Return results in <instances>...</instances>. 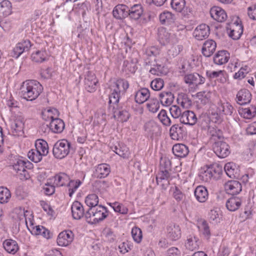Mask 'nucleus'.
Listing matches in <instances>:
<instances>
[{"mask_svg": "<svg viewBox=\"0 0 256 256\" xmlns=\"http://www.w3.org/2000/svg\"><path fill=\"white\" fill-rule=\"evenodd\" d=\"M212 104H210L208 109V114L211 120L214 122H220L222 120L221 116L222 114L219 112L218 110L217 109L216 104H220V98H217L214 100L212 101Z\"/></svg>", "mask_w": 256, "mask_h": 256, "instance_id": "nucleus-9", "label": "nucleus"}, {"mask_svg": "<svg viewBox=\"0 0 256 256\" xmlns=\"http://www.w3.org/2000/svg\"><path fill=\"white\" fill-rule=\"evenodd\" d=\"M82 184V182L79 180H70L68 182V192H69V196L72 197L74 193L76 192V190L78 189V188Z\"/></svg>", "mask_w": 256, "mask_h": 256, "instance_id": "nucleus-53", "label": "nucleus"}, {"mask_svg": "<svg viewBox=\"0 0 256 256\" xmlns=\"http://www.w3.org/2000/svg\"><path fill=\"white\" fill-rule=\"evenodd\" d=\"M172 8L177 12L182 11L186 6L185 0H172L170 3Z\"/></svg>", "mask_w": 256, "mask_h": 256, "instance_id": "nucleus-50", "label": "nucleus"}, {"mask_svg": "<svg viewBox=\"0 0 256 256\" xmlns=\"http://www.w3.org/2000/svg\"><path fill=\"white\" fill-rule=\"evenodd\" d=\"M212 149L216 155L220 158L228 156L230 152L229 145L223 141H216L212 146Z\"/></svg>", "mask_w": 256, "mask_h": 256, "instance_id": "nucleus-7", "label": "nucleus"}, {"mask_svg": "<svg viewBox=\"0 0 256 256\" xmlns=\"http://www.w3.org/2000/svg\"><path fill=\"white\" fill-rule=\"evenodd\" d=\"M43 90L42 85L36 80H26L23 82L19 90L21 96H39Z\"/></svg>", "mask_w": 256, "mask_h": 256, "instance_id": "nucleus-1", "label": "nucleus"}, {"mask_svg": "<svg viewBox=\"0 0 256 256\" xmlns=\"http://www.w3.org/2000/svg\"><path fill=\"white\" fill-rule=\"evenodd\" d=\"M234 165L233 163L229 162L224 166V170L226 174L230 178L234 176Z\"/></svg>", "mask_w": 256, "mask_h": 256, "instance_id": "nucleus-60", "label": "nucleus"}, {"mask_svg": "<svg viewBox=\"0 0 256 256\" xmlns=\"http://www.w3.org/2000/svg\"><path fill=\"white\" fill-rule=\"evenodd\" d=\"M120 252L122 254H125L131 250L130 246L128 244V242H124L118 245Z\"/></svg>", "mask_w": 256, "mask_h": 256, "instance_id": "nucleus-63", "label": "nucleus"}, {"mask_svg": "<svg viewBox=\"0 0 256 256\" xmlns=\"http://www.w3.org/2000/svg\"><path fill=\"white\" fill-rule=\"evenodd\" d=\"M216 47V42L212 40H206L203 44L202 49V54L206 57L211 56L215 52Z\"/></svg>", "mask_w": 256, "mask_h": 256, "instance_id": "nucleus-23", "label": "nucleus"}, {"mask_svg": "<svg viewBox=\"0 0 256 256\" xmlns=\"http://www.w3.org/2000/svg\"><path fill=\"white\" fill-rule=\"evenodd\" d=\"M247 13L250 19L256 20V4L248 6L247 8Z\"/></svg>", "mask_w": 256, "mask_h": 256, "instance_id": "nucleus-62", "label": "nucleus"}, {"mask_svg": "<svg viewBox=\"0 0 256 256\" xmlns=\"http://www.w3.org/2000/svg\"><path fill=\"white\" fill-rule=\"evenodd\" d=\"M128 16L131 20H138L143 15L144 9L141 4H135L128 8Z\"/></svg>", "mask_w": 256, "mask_h": 256, "instance_id": "nucleus-14", "label": "nucleus"}, {"mask_svg": "<svg viewBox=\"0 0 256 256\" xmlns=\"http://www.w3.org/2000/svg\"><path fill=\"white\" fill-rule=\"evenodd\" d=\"M108 205L110 206L114 212H119L121 214H125L128 212V208L122 204L116 202L113 203H109Z\"/></svg>", "mask_w": 256, "mask_h": 256, "instance_id": "nucleus-48", "label": "nucleus"}, {"mask_svg": "<svg viewBox=\"0 0 256 256\" xmlns=\"http://www.w3.org/2000/svg\"><path fill=\"white\" fill-rule=\"evenodd\" d=\"M74 234L71 230H64L61 232L57 238L58 244L62 246L69 245L74 240Z\"/></svg>", "mask_w": 256, "mask_h": 256, "instance_id": "nucleus-10", "label": "nucleus"}, {"mask_svg": "<svg viewBox=\"0 0 256 256\" xmlns=\"http://www.w3.org/2000/svg\"><path fill=\"white\" fill-rule=\"evenodd\" d=\"M248 66H245L240 68L238 72H236L234 76V79L241 80L246 76V75L249 72Z\"/></svg>", "mask_w": 256, "mask_h": 256, "instance_id": "nucleus-56", "label": "nucleus"}, {"mask_svg": "<svg viewBox=\"0 0 256 256\" xmlns=\"http://www.w3.org/2000/svg\"><path fill=\"white\" fill-rule=\"evenodd\" d=\"M128 87V82L124 79L111 80L108 87L106 89V92L109 96H121L125 94Z\"/></svg>", "mask_w": 256, "mask_h": 256, "instance_id": "nucleus-2", "label": "nucleus"}, {"mask_svg": "<svg viewBox=\"0 0 256 256\" xmlns=\"http://www.w3.org/2000/svg\"><path fill=\"white\" fill-rule=\"evenodd\" d=\"M177 102L183 108H188L192 105V100L188 97H177Z\"/></svg>", "mask_w": 256, "mask_h": 256, "instance_id": "nucleus-57", "label": "nucleus"}, {"mask_svg": "<svg viewBox=\"0 0 256 256\" xmlns=\"http://www.w3.org/2000/svg\"><path fill=\"white\" fill-rule=\"evenodd\" d=\"M49 128L54 133H60L64 128V124L62 120L54 118L51 120Z\"/></svg>", "mask_w": 256, "mask_h": 256, "instance_id": "nucleus-36", "label": "nucleus"}, {"mask_svg": "<svg viewBox=\"0 0 256 256\" xmlns=\"http://www.w3.org/2000/svg\"><path fill=\"white\" fill-rule=\"evenodd\" d=\"M198 228L200 232L208 240L210 236V232L208 223L205 220H202L198 223Z\"/></svg>", "mask_w": 256, "mask_h": 256, "instance_id": "nucleus-41", "label": "nucleus"}, {"mask_svg": "<svg viewBox=\"0 0 256 256\" xmlns=\"http://www.w3.org/2000/svg\"><path fill=\"white\" fill-rule=\"evenodd\" d=\"M172 150L174 154L178 158H184L189 152L188 147L182 144H174L172 147Z\"/></svg>", "mask_w": 256, "mask_h": 256, "instance_id": "nucleus-34", "label": "nucleus"}, {"mask_svg": "<svg viewBox=\"0 0 256 256\" xmlns=\"http://www.w3.org/2000/svg\"><path fill=\"white\" fill-rule=\"evenodd\" d=\"M151 88L154 90H159L164 86V81L161 78H156L151 82Z\"/></svg>", "mask_w": 256, "mask_h": 256, "instance_id": "nucleus-59", "label": "nucleus"}, {"mask_svg": "<svg viewBox=\"0 0 256 256\" xmlns=\"http://www.w3.org/2000/svg\"><path fill=\"white\" fill-rule=\"evenodd\" d=\"M3 246L7 252L12 254L16 253L18 250L16 242L11 239L5 240L3 242Z\"/></svg>", "mask_w": 256, "mask_h": 256, "instance_id": "nucleus-38", "label": "nucleus"}, {"mask_svg": "<svg viewBox=\"0 0 256 256\" xmlns=\"http://www.w3.org/2000/svg\"><path fill=\"white\" fill-rule=\"evenodd\" d=\"M68 180V176L64 173H60L49 178V196L54 193L56 186L66 185Z\"/></svg>", "mask_w": 256, "mask_h": 256, "instance_id": "nucleus-6", "label": "nucleus"}, {"mask_svg": "<svg viewBox=\"0 0 256 256\" xmlns=\"http://www.w3.org/2000/svg\"><path fill=\"white\" fill-rule=\"evenodd\" d=\"M224 189L226 193L234 195L239 194L242 190L241 184L236 180H230L224 184Z\"/></svg>", "mask_w": 256, "mask_h": 256, "instance_id": "nucleus-17", "label": "nucleus"}, {"mask_svg": "<svg viewBox=\"0 0 256 256\" xmlns=\"http://www.w3.org/2000/svg\"><path fill=\"white\" fill-rule=\"evenodd\" d=\"M85 203L90 208L96 207L98 204V196L94 194H88L85 198Z\"/></svg>", "mask_w": 256, "mask_h": 256, "instance_id": "nucleus-46", "label": "nucleus"}, {"mask_svg": "<svg viewBox=\"0 0 256 256\" xmlns=\"http://www.w3.org/2000/svg\"><path fill=\"white\" fill-rule=\"evenodd\" d=\"M158 35L160 39L162 40L164 42L175 43L178 42L176 35L174 32L167 31L165 28H159Z\"/></svg>", "mask_w": 256, "mask_h": 256, "instance_id": "nucleus-12", "label": "nucleus"}, {"mask_svg": "<svg viewBox=\"0 0 256 256\" xmlns=\"http://www.w3.org/2000/svg\"><path fill=\"white\" fill-rule=\"evenodd\" d=\"M16 216H14L15 220L18 222V226L26 225L28 228L30 230V228L28 225V220H29L30 226H32V214L28 210H26L22 208H16L14 210Z\"/></svg>", "mask_w": 256, "mask_h": 256, "instance_id": "nucleus-5", "label": "nucleus"}, {"mask_svg": "<svg viewBox=\"0 0 256 256\" xmlns=\"http://www.w3.org/2000/svg\"><path fill=\"white\" fill-rule=\"evenodd\" d=\"M159 19L162 24L170 25L174 22L176 16L172 12L164 10L159 15Z\"/></svg>", "mask_w": 256, "mask_h": 256, "instance_id": "nucleus-26", "label": "nucleus"}, {"mask_svg": "<svg viewBox=\"0 0 256 256\" xmlns=\"http://www.w3.org/2000/svg\"><path fill=\"white\" fill-rule=\"evenodd\" d=\"M146 106L149 111L152 113H154L158 112L160 108V103L156 99H152L148 100V102L146 104Z\"/></svg>", "mask_w": 256, "mask_h": 256, "instance_id": "nucleus-52", "label": "nucleus"}, {"mask_svg": "<svg viewBox=\"0 0 256 256\" xmlns=\"http://www.w3.org/2000/svg\"><path fill=\"white\" fill-rule=\"evenodd\" d=\"M111 148L116 154L124 158H128L130 154L128 148L123 144H118L111 146Z\"/></svg>", "mask_w": 256, "mask_h": 256, "instance_id": "nucleus-33", "label": "nucleus"}, {"mask_svg": "<svg viewBox=\"0 0 256 256\" xmlns=\"http://www.w3.org/2000/svg\"><path fill=\"white\" fill-rule=\"evenodd\" d=\"M168 54L170 58H174L178 56L183 50V46L179 44L178 42L174 43H169Z\"/></svg>", "mask_w": 256, "mask_h": 256, "instance_id": "nucleus-37", "label": "nucleus"}, {"mask_svg": "<svg viewBox=\"0 0 256 256\" xmlns=\"http://www.w3.org/2000/svg\"><path fill=\"white\" fill-rule=\"evenodd\" d=\"M170 112L172 117L174 118H180L182 116V112L179 106L176 105H172L170 108Z\"/></svg>", "mask_w": 256, "mask_h": 256, "instance_id": "nucleus-55", "label": "nucleus"}, {"mask_svg": "<svg viewBox=\"0 0 256 256\" xmlns=\"http://www.w3.org/2000/svg\"><path fill=\"white\" fill-rule=\"evenodd\" d=\"M132 236L134 240L137 243H140L142 240V234L141 230L138 227H134L132 230Z\"/></svg>", "mask_w": 256, "mask_h": 256, "instance_id": "nucleus-54", "label": "nucleus"}, {"mask_svg": "<svg viewBox=\"0 0 256 256\" xmlns=\"http://www.w3.org/2000/svg\"><path fill=\"white\" fill-rule=\"evenodd\" d=\"M170 176V173L168 170H162L156 176V182L158 184H159L160 182H161L162 181H164V183L162 184V186H164V185H168L169 184L168 180Z\"/></svg>", "mask_w": 256, "mask_h": 256, "instance_id": "nucleus-45", "label": "nucleus"}, {"mask_svg": "<svg viewBox=\"0 0 256 256\" xmlns=\"http://www.w3.org/2000/svg\"><path fill=\"white\" fill-rule=\"evenodd\" d=\"M11 197V194L7 188H0V203L4 204L8 202Z\"/></svg>", "mask_w": 256, "mask_h": 256, "instance_id": "nucleus-49", "label": "nucleus"}, {"mask_svg": "<svg viewBox=\"0 0 256 256\" xmlns=\"http://www.w3.org/2000/svg\"><path fill=\"white\" fill-rule=\"evenodd\" d=\"M106 208L101 205L96 208H91L86 212L85 216L86 219L92 218V222L96 223L104 220L108 216Z\"/></svg>", "mask_w": 256, "mask_h": 256, "instance_id": "nucleus-4", "label": "nucleus"}, {"mask_svg": "<svg viewBox=\"0 0 256 256\" xmlns=\"http://www.w3.org/2000/svg\"><path fill=\"white\" fill-rule=\"evenodd\" d=\"M128 7L125 4L116 6L112 11L114 16L118 20H122L128 16Z\"/></svg>", "mask_w": 256, "mask_h": 256, "instance_id": "nucleus-22", "label": "nucleus"}, {"mask_svg": "<svg viewBox=\"0 0 256 256\" xmlns=\"http://www.w3.org/2000/svg\"><path fill=\"white\" fill-rule=\"evenodd\" d=\"M70 144L67 140H59L53 146L52 154L58 159L64 158L70 152Z\"/></svg>", "mask_w": 256, "mask_h": 256, "instance_id": "nucleus-3", "label": "nucleus"}, {"mask_svg": "<svg viewBox=\"0 0 256 256\" xmlns=\"http://www.w3.org/2000/svg\"><path fill=\"white\" fill-rule=\"evenodd\" d=\"M24 160L18 159L12 166L14 169L19 174L20 178L22 180H28L30 178L28 172L24 168Z\"/></svg>", "mask_w": 256, "mask_h": 256, "instance_id": "nucleus-15", "label": "nucleus"}, {"mask_svg": "<svg viewBox=\"0 0 256 256\" xmlns=\"http://www.w3.org/2000/svg\"><path fill=\"white\" fill-rule=\"evenodd\" d=\"M35 149L40 152L44 156L48 154V144L44 140H38L35 143Z\"/></svg>", "mask_w": 256, "mask_h": 256, "instance_id": "nucleus-42", "label": "nucleus"}, {"mask_svg": "<svg viewBox=\"0 0 256 256\" xmlns=\"http://www.w3.org/2000/svg\"><path fill=\"white\" fill-rule=\"evenodd\" d=\"M42 156L44 155L35 148L32 149L28 154V158L34 162H40L42 159Z\"/></svg>", "mask_w": 256, "mask_h": 256, "instance_id": "nucleus-47", "label": "nucleus"}, {"mask_svg": "<svg viewBox=\"0 0 256 256\" xmlns=\"http://www.w3.org/2000/svg\"><path fill=\"white\" fill-rule=\"evenodd\" d=\"M200 244L199 238L195 234H192L187 236L185 246L188 250L193 251L198 248Z\"/></svg>", "mask_w": 256, "mask_h": 256, "instance_id": "nucleus-24", "label": "nucleus"}, {"mask_svg": "<svg viewBox=\"0 0 256 256\" xmlns=\"http://www.w3.org/2000/svg\"><path fill=\"white\" fill-rule=\"evenodd\" d=\"M113 116L115 119L121 122H126L130 118V114L126 110H120L118 108L114 110Z\"/></svg>", "mask_w": 256, "mask_h": 256, "instance_id": "nucleus-40", "label": "nucleus"}, {"mask_svg": "<svg viewBox=\"0 0 256 256\" xmlns=\"http://www.w3.org/2000/svg\"><path fill=\"white\" fill-rule=\"evenodd\" d=\"M217 109L219 112L225 115H231L232 114L234 108L228 102H222L220 100V104H216Z\"/></svg>", "mask_w": 256, "mask_h": 256, "instance_id": "nucleus-39", "label": "nucleus"}, {"mask_svg": "<svg viewBox=\"0 0 256 256\" xmlns=\"http://www.w3.org/2000/svg\"><path fill=\"white\" fill-rule=\"evenodd\" d=\"M242 200L238 196H232L228 198L226 202V207L230 212H234L240 206Z\"/></svg>", "mask_w": 256, "mask_h": 256, "instance_id": "nucleus-29", "label": "nucleus"}, {"mask_svg": "<svg viewBox=\"0 0 256 256\" xmlns=\"http://www.w3.org/2000/svg\"><path fill=\"white\" fill-rule=\"evenodd\" d=\"M11 13V3L8 0L0 2V16H6Z\"/></svg>", "mask_w": 256, "mask_h": 256, "instance_id": "nucleus-44", "label": "nucleus"}, {"mask_svg": "<svg viewBox=\"0 0 256 256\" xmlns=\"http://www.w3.org/2000/svg\"><path fill=\"white\" fill-rule=\"evenodd\" d=\"M158 118L164 126H169L172 124L171 120L168 116L166 110H162L160 111L158 116Z\"/></svg>", "mask_w": 256, "mask_h": 256, "instance_id": "nucleus-51", "label": "nucleus"}, {"mask_svg": "<svg viewBox=\"0 0 256 256\" xmlns=\"http://www.w3.org/2000/svg\"><path fill=\"white\" fill-rule=\"evenodd\" d=\"M31 46L30 42L28 40L18 42L13 49V56L18 58L23 52H28Z\"/></svg>", "mask_w": 256, "mask_h": 256, "instance_id": "nucleus-11", "label": "nucleus"}, {"mask_svg": "<svg viewBox=\"0 0 256 256\" xmlns=\"http://www.w3.org/2000/svg\"><path fill=\"white\" fill-rule=\"evenodd\" d=\"M210 14L214 20L220 22H224L228 17L225 10L216 6H213L210 8Z\"/></svg>", "mask_w": 256, "mask_h": 256, "instance_id": "nucleus-13", "label": "nucleus"}, {"mask_svg": "<svg viewBox=\"0 0 256 256\" xmlns=\"http://www.w3.org/2000/svg\"><path fill=\"white\" fill-rule=\"evenodd\" d=\"M194 196L200 202H204L208 197L207 189L202 186H197L194 190Z\"/></svg>", "mask_w": 256, "mask_h": 256, "instance_id": "nucleus-32", "label": "nucleus"}, {"mask_svg": "<svg viewBox=\"0 0 256 256\" xmlns=\"http://www.w3.org/2000/svg\"><path fill=\"white\" fill-rule=\"evenodd\" d=\"M167 236L172 240H176L181 237V230L178 225L172 224L167 228Z\"/></svg>", "mask_w": 256, "mask_h": 256, "instance_id": "nucleus-27", "label": "nucleus"}, {"mask_svg": "<svg viewBox=\"0 0 256 256\" xmlns=\"http://www.w3.org/2000/svg\"><path fill=\"white\" fill-rule=\"evenodd\" d=\"M124 66V70L128 73L134 74L137 69L136 64L133 62H125Z\"/></svg>", "mask_w": 256, "mask_h": 256, "instance_id": "nucleus-58", "label": "nucleus"}, {"mask_svg": "<svg viewBox=\"0 0 256 256\" xmlns=\"http://www.w3.org/2000/svg\"><path fill=\"white\" fill-rule=\"evenodd\" d=\"M210 34V28L206 24L198 26L194 30L193 34L195 38L199 40L208 38Z\"/></svg>", "mask_w": 256, "mask_h": 256, "instance_id": "nucleus-16", "label": "nucleus"}, {"mask_svg": "<svg viewBox=\"0 0 256 256\" xmlns=\"http://www.w3.org/2000/svg\"><path fill=\"white\" fill-rule=\"evenodd\" d=\"M184 82L186 84L198 85L204 84L205 78L197 73L190 74L184 76Z\"/></svg>", "mask_w": 256, "mask_h": 256, "instance_id": "nucleus-31", "label": "nucleus"}, {"mask_svg": "<svg viewBox=\"0 0 256 256\" xmlns=\"http://www.w3.org/2000/svg\"><path fill=\"white\" fill-rule=\"evenodd\" d=\"M48 56L46 50H38L32 54L31 56L32 61L36 62H42L46 60Z\"/></svg>", "mask_w": 256, "mask_h": 256, "instance_id": "nucleus-43", "label": "nucleus"}, {"mask_svg": "<svg viewBox=\"0 0 256 256\" xmlns=\"http://www.w3.org/2000/svg\"><path fill=\"white\" fill-rule=\"evenodd\" d=\"M110 172V166L107 164L103 163L99 164L95 167L94 175L97 178H102L106 177Z\"/></svg>", "mask_w": 256, "mask_h": 256, "instance_id": "nucleus-18", "label": "nucleus"}, {"mask_svg": "<svg viewBox=\"0 0 256 256\" xmlns=\"http://www.w3.org/2000/svg\"><path fill=\"white\" fill-rule=\"evenodd\" d=\"M146 134L152 138L158 135L160 132V128L153 120H150L145 123L144 126Z\"/></svg>", "mask_w": 256, "mask_h": 256, "instance_id": "nucleus-19", "label": "nucleus"}, {"mask_svg": "<svg viewBox=\"0 0 256 256\" xmlns=\"http://www.w3.org/2000/svg\"><path fill=\"white\" fill-rule=\"evenodd\" d=\"M242 32V26L236 22L232 24L230 28H227V32L229 36L233 40H238L240 37Z\"/></svg>", "mask_w": 256, "mask_h": 256, "instance_id": "nucleus-21", "label": "nucleus"}, {"mask_svg": "<svg viewBox=\"0 0 256 256\" xmlns=\"http://www.w3.org/2000/svg\"><path fill=\"white\" fill-rule=\"evenodd\" d=\"M98 80L92 72L88 71L84 74V84L86 90L90 92L96 90Z\"/></svg>", "mask_w": 256, "mask_h": 256, "instance_id": "nucleus-8", "label": "nucleus"}, {"mask_svg": "<svg viewBox=\"0 0 256 256\" xmlns=\"http://www.w3.org/2000/svg\"><path fill=\"white\" fill-rule=\"evenodd\" d=\"M24 122L23 119L20 117L17 118L12 124V133L14 136H20L23 134Z\"/></svg>", "mask_w": 256, "mask_h": 256, "instance_id": "nucleus-25", "label": "nucleus"}, {"mask_svg": "<svg viewBox=\"0 0 256 256\" xmlns=\"http://www.w3.org/2000/svg\"><path fill=\"white\" fill-rule=\"evenodd\" d=\"M230 57V54L226 50L218 51L214 57V62L218 65H222L226 63Z\"/></svg>", "mask_w": 256, "mask_h": 256, "instance_id": "nucleus-30", "label": "nucleus"}, {"mask_svg": "<svg viewBox=\"0 0 256 256\" xmlns=\"http://www.w3.org/2000/svg\"><path fill=\"white\" fill-rule=\"evenodd\" d=\"M72 217L76 220L80 219L84 215L82 205L78 201L74 202L71 206Z\"/></svg>", "mask_w": 256, "mask_h": 256, "instance_id": "nucleus-28", "label": "nucleus"}, {"mask_svg": "<svg viewBox=\"0 0 256 256\" xmlns=\"http://www.w3.org/2000/svg\"><path fill=\"white\" fill-rule=\"evenodd\" d=\"M200 176L202 180L206 182H208L213 177L211 174L210 170H208L207 168L206 170L201 172Z\"/></svg>", "mask_w": 256, "mask_h": 256, "instance_id": "nucleus-64", "label": "nucleus"}, {"mask_svg": "<svg viewBox=\"0 0 256 256\" xmlns=\"http://www.w3.org/2000/svg\"><path fill=\"white\" fill-rule=\"evenodd\" d=\"M184 128L178 124H174L170 130V135L174 140H178L183 137Z\"/></svg>", "mask_w": 256, "mask_h": 256, "instance_id": "nucleus-35", "label": "nucleus"}, {"mask_svg": "<svg viewBox=\"0 0 256 256\" xmlns=\"http://www.w3.org/2000/svg\"><path fill=\"white\" fill-rule=\"evenodd\" d=\"M211 98L212 97H198V100L196 101V102L199 104H201L202 106L208 104L210 107V104H212V101L214 100L218 97H215L214 98Z\"/></svg>", "mask_w": 256, "mask_h": 256, "instance_id": "nucleus-61", "label": "nucleus"}, {"mask_svg": "<svg viewBox=\"0 0 256 256\" xmlns=\"http://www.w3.org/2000/svg\"><path fill=\"white\" fill-rule=\"evenodd\" d=\"M197 122V118L196 114L191 110H185L182 112L180 117V122L184 124L194 126Z\"/></svg>", "mask_w": 256, "mask_h": 256, "instance_id": "nucleus-20", "label": "nucleus"}]
</instances>
